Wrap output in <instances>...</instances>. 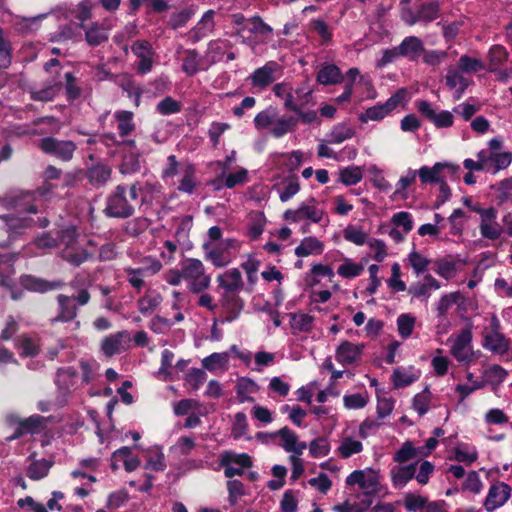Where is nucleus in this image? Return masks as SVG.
I'll return each mask as SVG.
<instances>
[{
	"instance_id": "nucleus-10",
	"label": "nucleus",
	"mask_w": 512,
	"mask_h": 512,
	"mask_svg": "<svg viewBox=\"0 0 512 512\" xmlns=\"http://www.w3.org/2000/svg\"><path fill=\"white\" fill-rule=\"evenodd\" d=\"M459 170V166L451 163L437 162L432 167L422 166L418 170V176L422 184L442 183L443 181L453 180Z\"/></svg>"
},
{
	"instance_id": "nucleus-2",
	"label": "nucleus",
	"mask_w": 512,
	"mask_h": 512,
	"mask_svg": "<svg viewBox=\"0 0 512 512\" xmlns=\"http://www.w3.org/2000/svg\"><path fill=\"white\" fill-rule=\"evenodd\" d=\"M242 246V242L236 238H226L218 243L204 241L202 250L204 258L211 262L216 268L228 266L237 257Z\"/></svg>"
},
{
	"instance_id": "nucleus-59",
	"label": "nucleus",
	"mask_w": 512,
	"mask_h": 512,
	"mask_svg": "<svg viewBox=\"0 0 512 512\" xmlns=\"http://www.w3.org/2000/svg\"><path fill=\"white\" fill-rule=\"evenodd\" d=\"M418 176V170L408 169L405 175L401 176L396 184L394 196L396 198L407 199V188L413 184Z\"/></svg>"
},
{
	"instance_id": "nucleus-61",
	"label": "nucleus",
	"mask_w": 512,
	"mask_h": 512,
	"mask_svg": "<svg viewBox=\"0 0 512 512\" xmlns=\"http://www.w3.org/2000/svg\"><path fill=\"white\" fill-rule=\"evenodd\" d=\"M111 176V169L103 164L94 165L88 171L89 181L96 186L104 185Z\"/></svg>"
},
{
	"instance_id": "nucleus-31",
	"label": "nucleus",
	"mask_w": 512,
	"mask_h": 512,
	"mask_svg": "<svg viewBox=\"0 0 512 512\" xmlns=\"http://www.w3.org/2000/svg\"><path fill=\"white\" fill-rule=\"evenodd\" d=\"M116 129L120 137L124 138L130 135L136 128L134 114L127 110H117L113 114Z\"/></svg>"
},
{
	"instance_id": "nucleus-64",
	"label": "nucleus",
	"mask_w": 512,
	"mask_h": 512,
	"mask_svg": "<svg viewBox=\"0 0 512 512\" xmlns=\"http://www.w3.org/2000/svg\"><path fill=\"white\" fill-rule=\"evenodd\" d=\"M370 397L367 392L347 394L343 397L344 407L348 410L362 409L369 403Z\"/></svg>"
},
{
	"instance_id": "nucleus-8",
	"label": "nucleus",
	"mask_w": 512,
	"mask_h": 512,
	"mask_svg": "<svg viewBox=\"0 0 512 512\" xmlns=\"http://www.w3.org/2000/svg\"><path fill=\"white\" fill-rule=\"evenodd\" d=\"M406 94L407 93L405 89H399L384 103H378L367 108L363 113L359 115V121L362 123H367L368 121L383 120L405 100Z\"/></svg>"
},
{
	"instance_id": "nucleus-41",
	"label": "nucleus",
	"mask_w": 512,
	"mask_h": 512,
	"mask_svg": "<svg viewBox=\"0 0 512 512\" xmlns=\"http://www.w3.org/2000/svg\"><path fill=\"white\" fill-rule=\"evenodd\" d=\"M314 321L315 318L312 315L304 312L290 314V327L293 334L310 332Z\"/></svg>"
},
{
	"instance_id": "nucleus-47",
	"label": "nucleus",
	"mask_w": 512,
	"mask_h": 512,
	"mask_svg": "<svg viewBox=\"0 0 512 512\" xmlns=\"http://www.w3.org/2000/svg\"><path fill=\"white\" fill-rule=\"evenodd\" d=\"M229 358L227 352L212 353L202 360V366L210 372H214L218 369L225 371L228 367Z\"/></svg>"
},
{
	"instance_id": "nucleus-30",
	"label": "nucleus",
	"mask_w": 512,
	"mask_h": 512,
	"mask_svg": "<svg viewBox=\"0 0 512 512\" xmlns=\"http://www.w3.org/2000/svg\"><path fill=\"white\" fill-rule=\"evenodd\" d=\"M248 181V171L245 168H240L234 173L222 175L221 177L213 180L211 184L214 189L220 190L222 187L232 189L237 185H242Z\"/></svg>"
},
{
	"instance_id": "nucleus-55",
	"label": "nucleus",
	"mask_w": 512,
	"mask_h": 512,
	"mask_svg": "<svg viewBox=\"0 0 512 512\" xmlns=\"http://www.w3.org/2000/svg\"><path fill=\"white\" fill-rule=\"evenodd\" d=\"M363 450V444L361 441L354 439L353 437H344L340 445L337 448L338 454L342 458H349L355 454L360 453Z\"/></svg>"
},
{
	"instance_id": "nucleus-36",
	"label": "nucleus",
	"mask_w": 512,
	"mask_h": 512,
	"mask_svg": "<svg viewBox=\"0 0 512 512\" xmlns=\"http://www.w3.org/2000/svg\"><path fill=\"white\" fill-rule=\"evenodd\" d=\"M61 175V170L53 165L47 166L43 173L44 185L34 192H26L23 194V199L35 200L36 196H44L47 192L51 191L53 186L49 183L51 180L58 179Z\"/></svg>"
},
{
	"instance_id": "nucleus-17",
	"label": "nucleus",
	"mask_w": 512,
	"mask_h": 512,
	"mask_svg": "<svg viewBox=\"0 0 512 512\" xmlns=\"http://www.w3.org/2000/svg\"><path fill=\"white\" fill-rule=\"evenodd\" d=\"M131 50L139 59L137 72L141 75L149 73L153 68L155 52L147 40H137L133 43Z\"/></svg>"
},
{
	"instance_id": "nucleus-60",
	"label": "nucleus",
	"mask_w": 512,
	"mask_h": 512,
	"mask_svg": "<svg viewBox=\"0 0 512 512\" xmlns=\"http://www.w3.org/2000/svg\"><path fill=\"white\" fill-rule=\"evenodd\" d=\"M309 449V455L312 458L326 457L331 451V445L326 437H318L313 439L307 445Z\"/></svg>"
},
{
	"instance_id": "nucleus-13",
	"label": "nucleus",
	"mask_w": 512,
	"mask_h": 512,
	"mask_svg": "<svg viewBox=\"0 0 512 512\" xmlns=\"http://www.w3.org/2000/svg\"><path fill=\"white\" fill-rule=\"evenodd\" d=\"M246 33H249L250 36H245L242 42L250 46H255L257 44L267 43L272 37L273 29L270 25L266 24L260 16L255 15L249 18Z\"/></svg>"
},
{
	"instance_id": "nucleus-35",
	"label": "nucleus",
	"mask_w": 512,
	"mask_h": 512,
	"mask_svg": "<svg viewBox=\"0 0 512 512\" xmlns=\"http://www.w3.org/2000/svg\"><path fill=\"white\" fill-rule=\"evenodd\" d=\"M145 469H151L156 472H162L166 469V459L163 449L160 446H152L146 450Z\"/></svg>"
},
{
	"instance_id": "nucleus-22",
	"label": "nucleus",
	"mask_w": 512,
	"mask_h": 512,
	"mask_svg": "<svg viewBox=\"0 0 512 512\" xmlns=\"http://www.w3.org/2000/svg\"><path fill=\"white\" fill-rule=\"evenodd\" d=\"M113 27L111 20L104 19L100 24L92 23L85 31V39L90 46H98L106 42L109 38L108 31Z\"/></svg>"
},
{
	"instance_id": "nucleus-21",
	"label": "nucleus",
	"mask_w": 512,
	"mask_h": 512,
	"mask_svg": "<svg viewBox=\"0 0 512 512\" xmlns=\"http://www.w3.org/2000/svg\"><path fill=\"white\" fill-rule=\"evenodd\" d=\"M481 157H484V162L487 165L485 171L493 174L507 168L512 162V153L510 152L481 150Z\"/></svg>"
},
{
	"instance_id": "nucleus-50",
	"label": "nucleus",
	"mask_w": 512,
	"mask_h": 512,
	"mask_svg": "<svg viewBox=\"0 0 512 512\" xmlns=\"http://www.w3.org/2000/svg\"><path fill=\"white\" fill-rule=\"evenodd\" d=\"M237 465L241 468H250L252 466V459L247 453H235L226 451L221 454L219 465Z\"/></svg>"
},
{
	"instance_id": "nucleus-6",
	"label": "nucleus",
	"mask_w": 512,
	"mask_h": 512,
	"mask_svg": "<svg viewBox=\"0 0 512 512\" xmlns=\"http://www.w3.org/2000/svg\"><path fill=\"white\" fill-rule=\"evenodd\" d=\"M473 335L471 328L467 327L458 333L452 334L448 342L450 354L460 363L470 364L475 359L472 345Z\"/></svg>"
},
{
	"instance_id": "nucleus-63",
	"label": "nucleus",
	"mask_w": 512,
	"mask_h": 512,
	"mask_svg": "<svg viewBox=\"0 0 512 512\" xmlns=\"http://www.w3.org/2000/svg\"><path fill=\"white\" fill-rule=\"evenodd\" d=\"M364 270V266L360 263L354 262L352 259H345L337 269V273L342 278L350 279L355 278Z\"/></svg>"
},
{
	"instance_id": "nucleus-9",
	"label": "nucleus",
	"mask_w": 512,
	"mask_h": 512,
	"mask_svg": "<svg viewBox=\"0 0 512 512\" xmlns=\"http://www.w3.org/2000/svg\"><path fill=\"white\" fill-rule=\"evenodd\" d=\"M263 437L278 438V445L290 455H302L307 448V443L300 441L296 432L287 426L275 432H258L256 434L257 439H262Z\"/></svg>"
},
{
	"instance_id": "nucleus-45",
	"label": "nucleus",
	"mask_w": 512,
	"mask_h": 512,
	"mask_svg": "<svg viewBox=\"0 0 512 512\" xmlns=\"http://www.w3.org/2000/svg\"><path fill=\"white\" fill-rule=\"evenodd\" d=\"M162 297L156 292H147L137 301L139 312L144 315H150L160 305Z\"/></svg>"
},
{
	"instance_id": "nucleus-40",
	"label": "nucleus",
	"mask_w": 512,
	"mask_h": 512,
	"mask_svg": "<svg viewBox=\"0 0 512 512\" xmlns=\"http://www.w3.org/2000/svg\"><path fill=\"white\" fill-rule=\"evenodd\" d=\"M300 181L298 176L289 175L283 179L278 189L279 199L281 202H287L292 199L300 191Z\"/></svg>"
},
{
	"instance_id": "nucleus-46",
	"label": "nucleus",
	"mask_w": 512,
	"mask_h": 512,
	"mask_svg": "<svg viewBox=\"0 0 512 512\" xmlns=\"http://www.w3.org/2000/svg\"><path fill=\"white\" fill-rule=\"evenodd\" d=\"M463 300L462 294L458 291L443 294L436 303V311L439 319L447 318L449 309L459 301Z\"/></svg>"
},
{
	"instance_id": "nucleus-15",
	"label": "nucleus",
	"mask_w": 512,
	"mask_h": 512,
	"mask_svg": "<svg viewBox=\"0 0 512 512\" xmlns=\"http://www.w3.org/2000/svg\"><path fill=\"white\" fill-rule=\"evenodd\" d=\"M511 496V488L504 482H496L489 487L487 496L483 503L487 512H493L502 507Z\"/></svg>"
},
{
	"instance_id": "nucleus-62",
	"label": "nucleus",
	"mask_w": 512,
	"mask_h": 512,
	"mask_svg": "<svg viewBox=\"0 0 512 512\" xmlns=\"http://www.w3.org/2000/svg\"><path fill=\"white\" fill-rule=\"evenodd\" d=\"M207 374L199 368L190 369L184 376V385L189 389L196 391L206 381Z\"/></svg>"
},
{
	"instance_id": "nucleus-23",
	"label": "nucleus",
	"mask_w": 512,
	"mask_h": 512,
	"mask_svg": "<svg viewBox=\"0 0 512 512\" xmlns=\"http://www.w3.org/2000/svg\"><path fill=\"white\" fill-rule=\"evenodd\" d=\"M217 282L228 294H236L243 288L242 274L238 268H232L219 274Z\"/></svg>"
},
{
	"instance_id": "nucleus-39",
	"label": "nucleus",
	"mask_w": 512,
	"mask_h": 512,
	"mask_svg": "<svg viewBox=\"0 0 512 512\" xmlns=\"http://www.w3.org/2000/svg\"><path fill=\"white\" fill-rule=\"evenodd\" d=\"M23 283L27 289L39 293H44L51 290H58L65 286V283L60 280L50 282L31 276L26 277Z\"/></svg>"
},
{
	"instance_id": "nucleus-5",
	"label": "nucleus",
	"mask_w": 512,
	"mask_h": 512,
	"mask_svg": "<svg viewBox=\"0 0 512 512\" xmlns=\"http://www.w3.org/2000/svg\"><path fill=\"white\" fill-rule=\"evenodd\" d=\"M482 346L490 352L504 355L510 350V340L501 332V324L496 315H492L489 327L483 332Z\"/></svg>"
},
{
	"instance_id": "nucleus-29",
	"label": "nucleus",
	"mask_w": 512,
	"mask_h": 512,
	"mask_svg": "<svg viewBox=\"0 0 512 512\" xmlns=\"http://www.w3.org/2000/svg\"><path fill=\"white\" fill-rule=\"evenodd\" d=\"M298 118L292 115H281L276 118L274 125L270 128L269 133L276 139L296 130Z\"/></svg>"
},
{
	"instance_id": "nucleus-58",
	"label": "nucleus",
	"mask_w": 512,
	"mask_h": 512,
	"mask_svg": "<svg viewBox=\"0 0 512 512\" xmlns=\"http://www.w3.org/2000/svg\"><path fill=\"white\" fill-rule=\"evenodd\" d=\"M477 458L478 452L475 447L460 443L454 448V459L458 462L471 465L477 460Z\"/></svg>"
},
{
	"instance_id": "nucleus-3",
	"label": "nucleus",
	"mask_w": 512,
	"mask_h": 512,
	"mask_svg": "<svg viewBox=\"0 0 512 512\" xmlns=\"http://www.w3.org/2000/svg\"><path fill=\"white\" fill-rule=\"evenodd\" d=\"M90 293L87 289L79 290L77 296L71 297L65 294H59L57 300V314L51 318V323L72 322L73 330L80 328V321L76 320L78 315V306H85L90 301Z\"/></svg>"
},
{
	"instance_id": "nucleus-4",
	"label": "nucleus",
	"mask_w": 512,
	"mask_h": 512,
	"mask_svg": "<svg viewBox=\"0 0 512 512\" xmlns=\"http://www.w3.org/2000/svg\"><path fill=\"white\" fill-rule=\"evenodd\" d=\"M182 277L188 290L193 294H200L211 285V276L204 263L197 258H186L181 261Z\"/></svg>"
},
{
	"instance_id": "nucleus-51",
	"label": "nucleus",
	"mask_w": 512,
	"mask_h": 512,
	"mask_svg": "<svg viewBox=\"0 0 512 512\" xmlns=\"http://www.w3.org/2000/svg\"><path fill=\"white\" fill-rule=\"evenodd\" d=\"M61 90L60 82H50L44 88L30 91V98L34 101L48 102L53 100Z\"/></svg>"
},
{
	"instance_id": "nucleus-52",
	"label": "nucleus",
	"mask_w": 512,
	"mask_h": 512,
	"mask_svg": "<svg viewBox=\"0 0 512 512\" xmlns=\"http://www.w3.org/2000/svg\"><path fill=\"white\" fill-rule=\"evenodd\" d=\"M355 134L354 129L346 123H339L335 125L328 134V143L340 144L348 139H351Z\"/></svg>"
},
{
	"instance_id": "nucleus-26",
	"label": "nucleus",
	"mask_w": 512,
	"mask_h": 512,
	"mask_svg": "<svg viewBox=\"0 0 512 512\" xmlns=\"http://www.w3.org/2000/svg\"><path fill=\"white\" fill-rule=\"evenodd\" d=\"M55 383L63 393H70L77 388L78 373L73 367H63L56 373Z\"/></svg>"
},
{
	"instance_id": "nucleus-54",
	"label": "nucleus",
	"mask_w": 512,
	"mask_h": 512,
	"mask_svg": "<svg viewBox=\"0 0 512 512\" xmlns=\"http://www.w3.org/2000/svg\"><path fill=\"white\" fill-rule=\"evenodd\" d=\"M6 225L9 236L20 235L25 229L29 228L32 221L28 218H19L15 216H3L1 217Z\"/></svg>"
},
{
	"instance_id": "nucleus-44",
	"label": "nucleus",
	"mask_w": 512,
	"mask_h": 512,
	"mask_svg": "<svg viewBox=\"0 0 512 512\" xmlns=\"http://www.w3.org/2000/svg\"><path fill=\"white\" fill-rule=\"evenodd\" d=\"M203 59L196 50L185 51L183 59L182 70L188 76H193L200 70H204Z\"/></svg>"
},
{
	"instance_id": "nucleus-18",
	"label": "nucleus",
	"mask_w": 512,
	"mask_h": 512,
	"mask_svg": "<svg viewBox=\"0 0 512 512\" xmlns=\"http://www.w3.org/2000/svg\"><path fill=\"white\" fill-rule=\"evenodd\" d=\"M364 348L365 345L362 343L344 340L335 350L336 361L343 366L353 365L361 359Z\"/></svg>"
},
{
	"instance_id": "nucleus-1",
	"label": "nucleus",
	"mask_w": 512,
	"mask_h": 512,
	"mask_svg": "<svg viewBox=\"0 0 512 512\" xmlns=\"http://www.w3.org/2000/svg\"><path fill=\"white\" fill-rule=\"evenodd\" d=\"M142 189L150 191H160L159 185L145 183L143 187H139V183H133L129 188L124 185H118L108 195L104 213L111 218H128L134 214V203L138 200V192Z\"/></svg>"
},
{
	"instance_id": "nucleus-32",
	"label": "nucleus",
	"mask_w": 512,
	"mask_h": 512,
	"mask_svg": "<svg viewBox=\"0 0 512 512\" xmlns=\"http://www.w3.org/2000/svg\"><path fill=\"white\" fill-rule=\"evenodd\" d=\"M324 251V244L314 236H308L301 240L295 248V255L298 257H308L311 255H321Z\"/></svg>"
},
{
	"instance_id": "nucleus-38",
	"label": "nucleus",
	"mask_w": 512,
	"mask_h": 512,
	"mask_svg": "<svg viewBox=\"0 0 512 512\" xmlns=\"http://www.w3.org/2000/svg\"><path fill=\"white\" fill-rule=\"evenodd\" d=\"M342 80L343 74L335 64H324L317 73V81L323 85H335Z\"/></svg>"
},
{
	"instance_id": "nucleus-24",
	"label": "nucleus",
	"mask_w": 512,
	"mask_h": 512,
	"mask_svg": "<svg viewBox=\"0 0 512 512\" xmlns=\"http://www.w3.org/2000/svg\"><path fill=\"white\" fill-rule=\"evenodd\" d=\"M46 418L40 415H32L20 421L17 430L9 440L17 439L23 434H39L46 428Z\"/></svg>"
},
{
	"instance_id": "nucleus-33",
	"label": "nucleus",
	"mask_w": 512,
	"mask_h": 512,
	"mask_svg": "<svg viewBox=\"0 0 512 512\" xmlns=\"http://www.w3.org/2000/svg\"><path fill=\"white\" fill-rule=\"evenodd\" d=\"M416 463L397 466L391 469V480L396 488H403L410 480H412L415 476L416 472Z\"/></svg>"
},
{
	"instance_id": "nucleus-27",
	"label": "nucleus",
	"mask_w": 512,
	"mask_h": 512,
	"mask_svg": "<svg viewBox=\"0 0 512 512\" xmlns=\"http://www.w3.org/2000/svg\"><path fill=\"white\" fill-rule=\"evenodd\" d=\"M235 391L239 403H252L255 401L253 395L259 391V386L249 377H240L236 381Z\"/></svg>"
},
{
	"instance_id": "nucleus-12",
	"label": "nucleus",
	"mask_w": 512,
	"mask_h": 512,
	"mask_svg": "<svg viewBox=\"0 0 512 512\" xmlns=\"http://www.w3.org/2000/svg\"><path fill=\"white\" fill-rule=\"evenodd\" d=\"M479 215V231L482 238L492 241L499 239L504 233V228L497 221V210L494 207H489L485 211H479Z\"/></svg>"
},
{
	"instance_id": "nucleus-16",
	"label": "nucleus",
	"mask_w": 512,
	"mask_h": 512,
	"mask_svg": "<svg viewBox=\"0 0 512 512\" xmlns=\"http://www.w3.org/2000/svg\"><path fill=\"white\" fill-rule=\"evenodd\" d=\"M281 66L275 61H268L262 67L256 69L250 76L251 85L258 89H265L276 79L277 73H280Z\"/></svg>"
},
{
	"instance_id": "nucleus-56",
	"label": "nucleus",
	"mask_w": 512,
	"mask_h": 512,
	"mask_svg": "<svg viewBox=\"0 0 512 512\" xmlns=\"http://www.w3.org/2000/svg\"><path fill=\"white\" fill-rule=\"evenodd\" d=\"M506 376L507 371L502 366L494 364L485 369L483 372L484 380L481 383L496 387L504 381Z\"/></svg>"
},
{
	"instance_id": "nucleus-28",
	"label": "nucleus",
	"mask_w": 512,
	"mask_h": 512,
	"mask_svg": "<svg viewBox=\"0 0 512 512\" xmlns=\"http://www.w3.org/2000/svg\"><path fill=\"white\" fill-rule=\"evenodd\" d=\"M400 55L408 58L410 61H415L424 52L423 41L416 36L405 37L398 45Z\"/></svg>"
},
{
	"instance_id": "nucleus-37",
	"label": "nucleus",
	"mask_w": 512,
	"mask_h": 512,
	"mask_svg": "<svg viewBox=\"0 0 512 512\" xmlns=\"http://www.w3.org/2000/svg\"><path fill=\"white\" fill-rule=\"evenodd\" d=\"M420 377V371L413 366L408 368H397L392 375V381L396 388H403L411 385Z\"/></svg>"
},
{
	"instance_id": "nucleus-7",
	"label": "nucleus",
	"mask_w": 512,
	"mask_h": 512,
	"mask_svg": "<svg viewBox=\"0 0 512 512\" xmlns=\"http://www.w3.org/2000/svg\"><path fill=\"white\" fill-rule=\"evenodd\" d=\"M325 211L315 198H310L298 205L296 209H288L284 212L283 218L290 223H298L309 220L312 223H319L324 217Z\"/></svg>"
},
{
	"instance_id": "nucleus-19",
	"label": "nucleus",
	"mask_w": 512,
	"mask_h": 512,
	"mask_svg": "<svg viewBox=\"0 0 512 512\" xmlns=\"http://www.w3.org/2000/svg\"><path fill=\"white\" fill-rule=\"evenodd\" d=\"M349 486L358 485L361 489L374 491L379 485L378 474L373 469L355 470L346 478Z\"/></svg>"
},
{
	"instance_id": "nucleus-42",
	"label": "nucleus",
	"mask_w": 512,
	"mask_h": 512,
	"mask_svg": "<svg viewBox=\"0 0 512 512\" xmlns=\"http://www.w3.org/2000/svg\"><path fill=\"white\" fill-rule=\"evenodd\" d=\"M180 176L177 189L180 192L192 194L198 185L195 165L191 163L189 166H185Z\"/></svg>"
},
{
	"instance_id": "nucleus-49",
	"label": "nucleus",
	"mask_w": 512,
	"mask_h": 512,
	"mask_svg": "<svg viewBox=\"0 0 512 512\" xmlns=\"http://www.w3.org/2000/svg\"><path fill=\"white\" fill-rule=\"evenodd\" d=\"M52 465L53 462L46 459L34 460L28 466L26 474L31 480H41L48 475Z\"/></svg>"
},
{
	"instance_id": "nucleus-14",
	"label": "nucleus",
	"mask_w": 512,
	"mask_h": 512,
	"mask_svg": "<svg viewBox=\"0 0 512 512\" xmlns=\"http://www.w3.org/2000/svg\"><path fill=\"white\" fill-rule=\"evenodd\" d=\"M131 341L130 333L127 330L118 331L105 336L100 342L101 353L110 358L121 354L129 348Z\"/></svg>"
},
{
	"instance_id": "nucleus-20",
	"label": "nucleus",
	"mask_w": 512,
	"mask_h": 512,
	"mask_svg": "<svg viewBox=\"0 0 512 512\" xmlns=\"http://www.w3.org/2000/svg\"><path fill=\"white\" fill-rule=\"evenodd\" d=\"M62 258L73 266H79L82 263L88 261L92 256L93 252L88 251L78 241L73 240L69 242L66 247L62 250Z\"/></svg>"
},
{
	"instance_id": "nucleus-34",
	"label": "nucleus",
	"mask_w": 512,
	"mask_h": 512,
	"mask_svg": "<svg viewBox=\"0 0 512 512\" xmlns=\"http://www.w3.org/2000/svg\"><path fill=\"white\" fill-rule=\"evenodd\" d=\"M215 11L210 9L206 11L201 19L197 22L195 27L192 29L193 37L196 41L210 35L215 28L214 21Z\"/></svg>"
},
{
	"instance_id": "nucleus-25",
	"label": "nucleus",
	"mask_w": 512,
	"mask_h": 512,
	"mask_svg": "<svg viewBox=\"0 0 512 512\" xmlns=\"http://www.w3.org/2000/svg\"><path fill=\"white\" fill-rule=\"evenodd\" d=\"M441 288L440 282L434 278L431 274H427L424 276L423 282H416L412 284L409 289L408 293L415 298L423 299L425 301L428 300L430 297L431 290H438Z\"/></svg>"
},
{
	"instance_id": "nucleus-11",
	"label": "nucleus",
	"mask_w": 512,
	"mask_h": 512,
	"mask_svg": "<svg viewBox=\"0 0 512 512\" xmlns=\"http://www.w3.org/2000/svg\"><path fill=\"white\" fill-rule=\"evenodd\" d=\"M39 148L46 154L68 162L73 158L76 144L70 140H59L54 137H45L39 141Z\"/></svg>"
},
{
	"instance_id": "nucleus-57",
	"label": "nucleus",
	"mask_w": 512,
	"mask_h": 512,
	"mask_svg": "<svg viewBox=\"0 0 512 512\" xmlns=\"http://www.w3.org/2000/svg\"><path fill=\"white\" fill-rule=\"evenodd\" d=\"M113 458L121 460L127 472H132L140 466V460L136 456L131 455V449L123 446L113 453Z\"/></svg>"
},
{
	"instance_id": "nucleus-53",
	"label": "nucleus",
	"mask_w": 512,
	"mask_h": 512,
	"mask_svg": "<svg viewBox=\"0 0 512 512\" xmlns=\"http://www.w3.org/2000/svg\"><path fill=\"white\" fill-rule=\"evenodd\" d=\"M278 111L276 108L270 106L265 110L256 114L254 118V126L257 130L270 129L278 117Z\"/></svg>"
},
{
	"instance_id": "nucleus-43",
	"label": "nucleus",
	"mask_w": 512,
	"mask_h": 512,
	"mask_svg": "<svg viewBox=\"0 0 512 512\" xmlns=\"http://www.w3.org/2000/svg\"><path fill=\"white\" fill-rule=\"evenodd\" d=\"M463 72L455 68H451L448 70L446 75V84L450 89L456 90V99H459L464 93L465 89L468 87L469 82L463 76Z\"/></svg>"
},
{
	"instance_id": "nucleus-48",
	"label": "nucleus",
	"mask_w": 512,
	"mask_h": 512,
	"mask_svg": "<svg viewBox=\"0 0 512 512\" xmlns=\"http://www.w3.org/2000/svg\"><path fill=\"white\" fill-rule=\"evenodd\" d=\"M190 164V162L178 161L175 155H169L167 157V163L162 169L161 177L166 182L173 180L175 176L181 175L185 166H189Z\"/></svg>"
}]
</instances>
